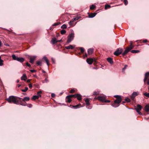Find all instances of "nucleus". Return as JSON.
Listing matches in <instances>:
<instances>
[{"label":"nucleus","instance_id":"nucleus-1","mask_svg":"<svg viewBox=\"0 0 149 149\" xmlns=\"http://www.w3.org/2000/svg\"><path fill=\"white\" fill-rule=\"evenodd\" d=\"M6 100L9 103H13L16 104H20V97L14 96H10Z\"/></svg>","mask_w":149,"mask_h":149},{"label":"nucleus","instance_id":"nucleus-2","mask_svg":"<svg viewBox=\"0 0 149 149\" xmlns=\"http://www.w3.org/2000/svg\"><path fill=\"white\" fill-rule=\"evenodd\" d=\"M74 37V33L73 31H72L71 33L69 34L67 37L68 40L67 41V43L70 42L72 40Z\"/></svg>","mask_w":149,"mask_h":149},{"label":"nucleus","instance_id":"nucleus-3","mask_svg":"<svg viewBox=\"0 0 149 149\" xmlns=\"http://www.w3.org/2000/svg\"><path fill=\"white\" fill-rule=\"evenodd\" d=\"M12 57L13 60H17V61L21 63H22L24 61V59L22 57H17L14 54L12 55Z\"/></svg>","mask_w":149,"mask_h":149},{"label":"nucleus","instance_id":"nucleus-4","mask_svg":"<svg viewBox=\"0 0 149 149\" xmlns=\"http://www.w3.org/2000/svg\"><path fill=\"white\" fill-rule=\"evenodd\" d=\"M114 97L116 98V99L114 100L115 103L119 104L120 103L122 100L121 96L119 95H116Z\"/></svg>","mask_w":149,"mask_h":149},{"label":"nucleus","instance_id":"nucleus-5","mask_svg":"<svg viewBox=\"0 0 149 149\" xmlns=\"http://www.w3.org/2000/svg\"><path fill=\"white\" fill-rule=\"evenodd\" d=\"M123 51V49L121 48H118L114 53V54L116 56H118L122 54Z\"/></svg>","mask_w":149,"mask_h":149},{"label":"nucleus","instance_id":"nucleus-6","mask_svg":"<svg viewBox=\"0 0 149 149\" xmlns=\"http://www.w3.org/2000/svg\"><path fill=\"white\" fill-rule=\"evenodd\" d=\"M133 48V47H127L125 49V51L122 53V55L123 56L126 54L129 51Z\"/></svg>","mask_w":149,"mask_h":149},{"label":"nucleus","instance_id":"nucleus-7","mask_svg":"<svg viewBox=\"0 0 149 149\" xmlns=\"http://www.w3.org/2000/svg\"><path fill=\"white\" fill-rule=\"evenodd\" d=\"M133 48V47H127L125 49V51L122 53V55L123 56L126 54L129 51Z\"/></svg>","mask_w":149,"mask_h":149},{"label":"nucleus","instance_id":"nucleus-8","mask_svg":"<svg viewBox=\"0 0 149 149\" xmlns=\"http://www.w3.org/2000/svg\"><path fill=\"white\" fill-rule=\"evenodd\" d=\"M30 99V97H24L23 99L20 97V105H21V103H24V102H26V101H27L29 100Z\"/></svg>","mask_w":149,"mask_h":149},{"label":"nucleus","instance_id":"nucleus-9","mask_svg":"<svg viewBox=\"0 0 149 149\" xmlns=\"http://www.w3.org/2000/svg\"><path fill=\"white\" fill-rule=\"evenodd\" d=\"M106 97L105 96H99L97 98V99L102 102H104L106 99Z\"/></svg>","mask_w":149,"mask_h":149},{"label":"nucleus","instance_id":"nucleus-10","mask_svg":"<svg viewBox=\"0 0 149 149\" xmlns=\"http://www.w3.org/2000/svg\"><path fill=\"white\" fill-rule=\"evenodd\" d=\"M74 95H70L68 96L66 98V101L68 103H70L72 101L71 99L73 97Z\"/></svg>","mask_w":149,"mask_h":149},{"label":"nucleus","instance_id":"nucleus-11","mask_svg":"<svg viewBox=\"0 0 149 149\" xmlns=\"http://www.w3.org/2000/svg\"><path fill=\"white\" fill-rule=\"evenodd\" d=\"M37 95H35L33 96L31 100H35L36 99H38L39 97H41L40 94H37Z\"/></svg>","mask_w":149,"mask_h":149},{"label":"nucleus","instance_id":"nucleus-12","mask_svg":"<svg viewBox=\"0 0 149 149\" xmlns=\"http://www.w3.org/2000/svg\"><path fill=\"white\" fill-rule=\"evenodd\" d=\"M24 103H21V105L24 106H27L29 108H31L32 107V105L31 104H27L26 102H23Z\"/></svg>","mask_w":149,"mask_h":149},{"label":"nucleus","instance_id":"nucleus-13","mask_svg":"<svg viewBox=\"0 0 149 149\" xmlns=\"http://www.w3.org/2000/svg\"><path fill=\"white\" fill-rule=\"evenodd\" d=\"M75 95L74 96V97H77V100H81L82 99V96L81 95L79 94H75Z\"/></svg>","mask_w":149,"mask_h":149},{"label":"nucleus","instance_id":"nucleus-14","mask_svg":"<svg viewBox=\"0 0 149 149\" xmlns=\"http://www.w3.org/2000/svg\"><path fill=\"white\" fill-rule=\"evenodd\" d=\"M96 14V13H88V17L89 18H93L95 16Z\"/></svg>","mask_w":149,"mask_h":149},{"label":"nucleus","instance_id":"nucleus-15","mask_svg":"<svg viewBox=\"0 0 149 149\" xmlns=\"http://www.w3.org/2000/svg\"><path fill=\"white\" fill-rule=\"evenodd\" d=\"M75 47V46H73L72 45H70L68 46H66L65 47V49H74Z\"/></svg>","mask_w":149,"mask_h":149},{"label":"nucleus","instance_id":"nucleus-16","mask_svg":"<svg viewBox=\"0 0 149 149\" xmlns=\"http://www.w3.org/2000/svg\"><path fill=\"white\" fill-rule=\"evenodd\" d=\"M36 58V56H33L32 57H31L30 58V62L31 63H33L34 60Z\"/></svg>","mask_w":149,"mask_h":149},{"label":"nucleus","instance_id":"nucleus-17","mask_svg":"<svg viewBox=\"0 0 149 149\" xmlns=\"http://www.w3.org/2000/svg\"><path fill=\"white\" fill-rule=\"evenodd\" d=\"M93 61V60L91 58H87L86 60L87 62L90 65L92 64Z\"/></svg>","mask_w":149,"mask_h":149},{"label":"nucleus","instance_id":"nucleus-18","mask_svg":"<svg viewBox=\"0 0 149 149\" xmlns=\"http://www.w3.org/2000/svg\"><path fill=\"white\" fill-rule=\"evenodd\" d=\"M51 43L52 44H54L57 43V40L56 38H52L51 41Z\"/></svg>","mask_w":149,"mask_h":149},{"label":"nucleus","instance_id":"nucleus-19","mask_svg":"<svg viewBox=\"0 0 149 149\" xmlns=\"http://www.w3.org/2000/svg\"><path fill=\"white\" fill-rule=\"evenodd\" d=\"M43 59L45 61L47 66H48L49 65V61L46 56H44Z\"/></svg>","mask_w":149,"mask_h":149},{"label":"nucleus","instance_id":"nucleus-20","mask_svg":"<svg viewBox=\"0 0 149 149\" xmlns=\"http://www.w3.org/2000/svg\"><path fill=\"white\" fill-rule=\"evenodd\" d=\"M149 76V72L146 73L145 75V78L144 79V81L145 82L146 81L147 79V77Z\"/></svg>","mask_w":149,"mask_h":149},{"label":"nucleus","instance_id":"nucleus-21","mask_svg":"<svg viewBox=\"0 0 149 149\" xmlns=\"http://www.w3.org/2000/svg\"><path fill=\"white\" fill-rule=\"evenodd\" d=\"M111 105L114 107H118L119 106V104L115 103V101H114V102L111 104Z\"/></svg>","mask_w":149,"mask_h":149},{"label":"nucleus","instance_id":"nucleus-22","mask_svg":"<svg viewBox=\"0 0 149 149\" xmlns=\"http://www.w3.org/2000/svg\"><path fill=\"white\" fill-rule=\"evenodd\" d=\"M107 61L111 64H112L113 63L112 58L110 57L108 58H107Z\"/></svg>","mask_w":149,"mask_h":149},{"label":"nucleus","instance_id":"nucleus-23","mask_svg":"<svg viewBox=\"0 0 149 149\" xmlns=\"http://www.w3.org/2000/svg\"><path fill=\"white\" fill-rule=\"evenodd\" d=\"M93 49L92 48L89 49L88 50V54L89 55L91 54L93 52Z\"/></svg>","mask_w":149,"mask_h":149},{"label":"nucleus","instance_id":"nucleus-24","mask_svg":"<svg viewBox=\"0 0 149 149\" xmlns=\"http://www.w3.org/2000/svg\"><path fill=\"white\" fill-rule=\"evenodd\" d=\"M26 76L25 74H23L21 77V79L22 80H25L26 79Z\"/></svg>","mask_w":149,"mask_h":149},{"label":"nucleus","instance_id":"nucleus-25","mask_svg":"<svg viewBox=\"0 0 149 149\" xmlns=\"http://www.w3.org/2000/svg\"><path fill=\"white\" fill-rule=\"evenodd\" d=\"M142 108V106L138 104L137 105V108L136 109V111L137 110H138L139 111H140L141 110Z\"/></svg>","mask_w":149,"mask_h":149},{"label":"nucleus","instance_id":"nucleus-26","mask_svg":"<svg viewBox=\"0 0 149 149\" xmlns=\"http://www.w3.org/2000/svg\"><path fill=\"white\" fill-rule=\"evenodd\" d=\"M145 111L147 112H149V105L148 104L146 105L145 107Z\"/></svg>","mask_w":149,"mask_h":149},{"label":"nucleus","instance_id":"nucleus-27","mask_svg":"<svg viewBox=\"0 0 149 149\" xmlns=\"http://www.w3.org/2000/svg\"><path fill=\"white\" fill-rule=\"evenodd\" d=\"M138 95V94H132V95L131 96V98L132 100H133L135 97Z\"/></svg>","mask_w":149,"mask_h":149},{"label":"nucleus","instance_id":"nucleus-28","mask_svg":"<svg viewBox=\"0 0 149 149\" xmlns=\"http://www.w3.org/2000/svg\"><path fill=\"white\" fill-rule=\"evenodd\" d=\"M139 52L140 51L139 50H132L131 51V52L133 53H137Z\"/></svg>","mask_w":149,"mask_h":149},{"label":"nucleus","instance_id":"nucleus-29","mask_svg":"<svg viewBox=\"0 0 149 149\" xmlns=\"http://www.w3.org/2000/svg\"><path fill=\"white\" fill-rule=\"evenodd\" d=\"M124 100L127 103L130 102H131L130 99L128 98H125Z\"/></svg>","mask_w":149,"mask_h":149},{"label":"nucleus","instance_id":"nucleus-30","mask_svg":"<svg viewBox=\"0 0 149 149\" xmlns=\"http://www.w3.org/2000/svg\"><path fill=\"white\" fill-rule=\"evenodd\" d=\"M111 7V6L110 5H108V4H106L105 5V9L106 10L108 8H110Z\"/></svg>","mask_w":149,"mask_h":149},{"label":"nucleus","instance_id":"nucleus-31","mask_svg":"<svg viewBox=\"0 0 149 149\" xmlns=\"http://www.w3.org/2000/svg\"><path fill=\"white\" fill-rule=\"evenodd\" d=\"M85 101L86 103V105H90L89 100L88 99H86L85 100Z\"/></svg>","mask_w":149,"mask_h":149},{"label":"nucleus","instance_id":"nucleus-32","mask_svg":"<svg viewBox=\"0 0 149 149\" xmlns=\"http://www.w3.org/2000/svg\"><path fill=\"white\" fill-rule=\"evenodd\" d=\"M66 32V31L64 30H62L61 31V33L62 35H63Z\"/></svg>","mask_w":149,"mask_h":149},{"label":"nucleus","instance_id":"nucleus-33","mask_svg":"<svg viewBox=\"0 0 149 149\" xmlns=\"http://www.w3.org/2000/svg\"><path fill=\"white\" fill-rule=\"evenodd\" d=\"M96 6L93 4L90 7V9L93 10L95 7Z\"/></svg>","mask_w":149,"mask_h":149},{"label":"nucleus","instance_id":"nucleus-34","mask_svg":"<svg viewBox=\"0 0 149 149\" xmlns=\"http://www.w3.org/2000/svg\"><path fill=\"white\" fill-rule=\"evenodd\" d=\"M74 22V21L72 19L69 22V24L70 26H72L73 25V23Z\"/></svg>","mask_w":149,"mask_h":149},{"label":"nucleus","instance_id":"nucleus-35","mask_svg":"<svg viewBox=\"0 0 149 149\" xmlns=\"http://www.w3.org/2000/svg\"><path fill=\"white\" fill-rule=\"evenodd\" d=\"M76 90L77 89L75 88L72 89L70 90V93H73L76 92Z\"/></svg>","mask_w":149,"mask_h":149},{"label":"nucleus","instance_id":"nucleus-36","mask_svg":"<svg viewBox=\"0 0 149 149\" xmlns=\"http://www.w3.org/2000/svg\"><path fill=\"white\" fill-rule=\"evenodd\" d=\"M61 28L63 29H66L67 28V26L66 25L64 24L61 26Z\"/></svg>","mask_w":149,"mask_h":149},{"label":"nucleus","instance_id":"nucleus-37","mask_svg":"<svg viewBox=\"0 0 149 149\" xmlns=\"http://www.w3.org/2000/svg\"><path fill=\"white\" fill-rule=\"evenodd\" d=\"M42 62L40 61H38L36 62V64L38 65H40L41 64Z\"/></svg>","mask_w":149,"mask_h":149},{"label":"nucleus","instance_id":"nucleus-38","mask_svg":"<svg viewBox=\"0 0 149 149\" xmlns=\"http://www.w3.org/2000/svg\"><path fill=\"white\" fill-rule=\"evenodd\" d=\"M80 50L81 51V53H83L84 51V48L82 47H81L80 48Z\"/></svg>","mask_w":149,"mask_h":149},{"label":"nucleus","instance_id":"nucleus-39","mask_svg":"<svg viewBox=\"0 0 149 149\" xmlns=\"http://www.w3.org/2000/svg\"><path fill=\"white\" fill-rule=\"evenodd\" d=\"M28 88L27 87H26L25 88V89H22L21 90V91H22L23 92H26L28 89Z\"/></svg>","mask_w":149,"mask_h":149},{"label":"nucleus","instance_id":"nucleus-40","mask_svg":"<svg viewBox=\"0 0 149 149\" xmlns=\"http://www.w3.org/2000/svg\"><path fill=\"white\" fill-rule=\"evenodd\" d=\"M128 66L127 65H125L124 67L122 69V71L123 72L125 70L127 67Z\"/></svg>","mask_w":149,"mask_h":149},{"label":"nucleus","instance_id":"nucleus-41","mask_svg":"<svg viewBox=\"0 0 149 149\" xmlns=\"http://www.w3.org/2000/svg\"><path fill=\"white\" fill-rule=\"evenodd\" d=\"M79 18L78 17H76L74 18L73 19H72L73 21L74 22L76 20H77L79 19Z\"/></svg>","mask_w":149,"mask_h":149},{"label":"nucleus","instance_id":"nucleus-42","mask_svg":"<svg viewBox=\"0 0 149 149\" xmlns=\"http://www.w3.org/2000/svg\"><path fill=\"white\" fill-rule=\"evenodd\" d=\"M124 2L125 4V5H127V4H128V1H127V0H124Z\"/></svg>","mask_w":149,"mask_h":149},{"label":"nucleus","instance_id":"nucleus-43","mask_svg":"<svg viewBox=\"0 0 149 149\" xmlns=\"http://www.w3.org/2000/svg\"><path fill=\"white\" fill-rule=\"evenodd\" d=\"M144 95L148 97H149V94H143Z\"/></svg>","mask_w":149,"mask_h":149},{"label":"nucleus","instance_id":"nucleus-44","mask_svg":"<svg viewBox=\"0 0 149 149\" xmlns=\"http://www.w3.org/2000/svg\"><path fill=\"white\" fill-rule=\"evenodd\" d=\"M3 61H0V66H2L3 65Z\"/></svg>","mask_w":149,"mask_h":149},{"label":"nucleus","instance_id":"nucleus-45","mask_svg":"<svg viewBox=\"0 0 149 149\" xmlns=\"http://www.w3.org/2000/svg\"><path fill=\"white\" fill-rule=\"evenodd\" d=\"M86 105V108L88 109H91V107L90 106V105Z\"/></svg>","mask_w":149,"mask_h":149},{"label":"nucleus","instance_id":"nucleus-46","mask_svg":"<svg viewBox=\"0 0 149 149\" xmlns=\"http://www.w3.org/2000/svg\"><path fill=\"white\" fill-rule=\"evenodd\" d=\"M30 71L32 73H33L36 72V71L35 70H31Z\"/></svg>","mask_w":149,"mask_h":149},{"label":"nucleus","instance_id":"nucleus-47","mask_svg":"<svg viewBox=\"0 0 149 149\" xmlns=\"http://www.w3.org/2000/svg\"><path fill=\"white\" fill-rule=\"evenodd\" d=\"M136 111H137V113H139V115H141L142 114V113H141V112H140L139 111V110H137Z\"/></svg>","mask_w":149,"mask_h":149},{"label":"nucleus","instance_id":"nucleus-48","mask_svg":"<svg viewBox=\"0 0 149 149\" xmlns=\"http://www.w3.org/2000/svg\"><path fill=\"white\" fill-rule=\"evenodd\" d=\"M79 107V105H77L75 106H73V107L74 108H77Z\"/></svg>","mask_w":149,"mask_h":149},{"label":"nucleus","instance_id":"nucleus-49","mask_svg":"<svg viewBox=\"0 0 149 149\" xmlns=\"http://www.w3.org/2000/svg\"><path fill=\"white\" fill-rule=\"evenodd\" d=\"M110 102V100H106V99L105 100V101L104 102Z\"/></svg>","mask_w":149,"mask_h":149},{"label":"nucleus","instance_id":"nucleus-50","mask_svg":"<svg viewBox=\"0 0 149 149\" xmlns=\"http://www.w3.org/2000/svg\"><path fill=\"white\" fill-rule=\"evenodd\" d=\"M55 96V94H51V96L52 97H54Z\"/></svg>","mask_w":149,"mask_h":149},{"label":"nucleus","instance_id":"nucleus-51","mask_svg":"<svg viewBox=\"0 0 149 149\" xmlns=\"http://www.w3.org/2000/svg\"><path fill=\"white\" fill-rule=\"evenodd\" d=\"M26 65L27 66H28L29 67H31V65L29 64L28 62H27L26 63Z\"/></svg>","mask_w":149,"mask_h":149},{"label":"nucleus","instance_id":"nucleus-52","mask_svg":"<svg viewBox=\"0 0 149 149\" xmlns=\"http://www.w3.org/2000/svg\"><path fill=\"white\" fill-rule=\"evenodd\" d=\"M148 41V40H147L146 39H145V40H143V42H144V43H146V42H147Z\"/></svg>","mask_w":149,"mask_h":149},{"label":"nucleus","instance_id":"nucleus-53","mask_svg":"<svg viewBox=\"0 0 149 149\" xmlns=\"http://www.w3.org/2000/svg\"><path fill=\"white\" fill-rule=\"evenodd\" d=\"M130 47H133L134 46L132 45V41H130Z\"/></svg>","mask_w":149,"mask_h":149},{"label":"nucleus","instance_id":"nucleus-54","mask_svg":"<svg viewBox=\"0 0 149 149\" xmlns=\"http://www.w3.org/2000/svg\"><path fill=\"white\" fill-rule=\"evenodd\" d=\"M29 87L30 88H31L32 87V86L31 84H30L29 85Z\"/></svg>","mask_w":149,"mask_h":149},{"label":"nucleus","instance_id":"nucleus-55","mask_svg":"<svg viewBox=\"0 0 149 149\" xmlns=\"http://www.w3.org/2000/svg\"><path fill=\"white\" fill-rule=\"evenodd\" d=\"M52 61L53 63H55L54 60V59L53 58H52Z\"/></svg>","mask_w":149,"mask_h":149},{"label":"nucleus","instance_id":"nucleus-56","mask_svg":"<svg viewBox=\"0 0 149 149\" xmlns=\"http://www.w3.org/2000/svg\"><path fill=\"white\" fill-rule=\"evenodd\" d=\"M58 24V23H55L53 25V26H56V25H57Z\"/></svg>","mask_w":149,"mask_h":149},{"label":"nucleus","instance_id":"nucleus-57","mask_svg":"<svg viewBox=\"0 0 149 149\" xmlns=\"http://www.w3.org/2000/svg\"><path fill=\"white\" fill-rule=\"evenodd\" d=\"M42 91H38L37 92V93H42Z\"/></svg>","mask_w":149,"mask_h":149},{"label":"nucleus","instance_id":"nucleus-58","mask_svg":"<svg viewBox=\"0 0 149 149\" xmlns=\"http://www.w3.org/2000/svg\"><path fill=\"white\" fill-rule=\"evenodd\" d=\"M31 80L30 79H28L27 80V82L28 83H29L30 81Z\"/></svg>","mask_w":149,"mask_h":149},{"label":"nucleus","instance_id":"nucleus-59","mask_svg":"<svg viewBox=\"0 0 149 149\" xmlns=\"http://www.w3.org/2000/svg\"><path fill=\"white\" fill-rule=\"evenodd\" d=\"M61 41V40H57V43L58 42H60Z\"/></svg>","mask_w":149,"mask_h":149},{"label":"nucleus","instance_id":"nucleus-60","mask_svg":"<svg viewBox=\"0 0 149 149\" xmlns=\"http://www.w3.org/2000/svg\"><path fill=\"white\" fill-rule=\"evenodd\" d=\"M125 102H125V101H123V102H122V104H124L125 103Z\"/></svg>","mask_w":149,"mask_h":149},{"label":"nucleus","instance_id":"nucleus-61","mask_svg":"<svg viewBox=\"0 0 149 149\" xmlns=\"http://www.w3.org/2000/svg\"><path fill=\"white\" fill-rule=\"evenodd\" d=\"M2 43L1 40H0V47L1 46Z\"/></svg>","mask_w":149,"mask_h":149},{"label":"nucleus","instance_id":"nucleus-62","mask_svg":"<svg viewBox=\"0 0 149 149\" xmlns=\"http://www.w3.org/2000/svg\"><path fill=\"white\" fill-rule=\"evenodd\" d=\"M42 72H43V73H45V71H44V70H42Z\"/></svg>","mask_w":149,"mask_h":149},{"label":"nucleus","instance_id":"nucleus-63","mask_svg":"<svg viewBox=\"0 0 149 149\" xmlns=\"http://www.w3.org/2000/svg\"><path fill=\"white\" fill-rule=\"evenodd\" d=\"M33 76L35 77H37V76L36 75H34Z\"/></svg>","mask_w":149,"mask_h":149},{"label":"nucleus","instance_id":"nucleus-64","mask_svg":"<svg viewBox=\"0 0 149 149\" xmlns=\"http://www.w3.org/2000/svg\"><path fill=\"white\" fill-rule=\"evenodd\" d=\"M147 84L148 85H149V81H147Z\"/></svg>","mask_w":149,"mask_h":149}]
</instances>
